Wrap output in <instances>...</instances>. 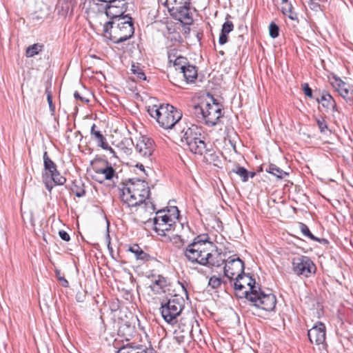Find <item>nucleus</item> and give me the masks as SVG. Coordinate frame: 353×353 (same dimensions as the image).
Returning a JSON list of instances; mask_svg holds the SVG:
<instances>
[{
  "mask_svg": "<svg viewBox=\"0 0 353 353\" xmlns=\"http://www.w3.org/2000/svg\"><path fill=\"white\" fill-rule=\"evenodd\" d=\"M236 295L245 298L250 305L267 312L274 310L276 304V296L272 293H265L255 279L248 274L243 273L238 278L235 277L233 283Z\"/></svg>",
  "mask_w": 353,
  "mask_h": 353,
  "instance_id": "1",
  "label": "nucleus"
},
{
  "mask_svg": "<svg viewBox=\"0 0 353 353\" xmlns=\"http://www.w3.org/2000/svg\"><path fill=\"white\" fill-rule=\"evenodd\" d=\"M183 136L181 142L194 154L203 156L204 161L208 164L218 166L220 163L219 156L212 148L208 147L205 137L202 135V129L196 125L191 124L183 128L181 130Z\"/></svg>",
  "mask_w": 353,
  "mask_h": 353,
  "instance_id": "2",
  "label": "nucleus"
},
{
  "mask_svg": "<svg viewBox=\"0 0 353 353\" xmlns=\"http://www.w3.org/2000/svg\"><path fill=\"white\" fill-rule=\"evenodd\" d=\"M120 198L128 207H135L149 199L150 194L148 183L139 179H130L121 190Z\"/></svg>",
  "mask_w": 353,
  "mask_h": 353,
  "instance_id": "3",
  "label": "nucleus"
},
{
  "mask_svg": "<svg viewBox=\"0 0 353 353\" xmlns=\"http://www.w3.org/2000/svg\"><path fill=\"white\" fill-rule=\"evenodd\" d=\"M134 23L129 14H125L119 21H108L103 26V37L114 43L128 40L134 35Z\"/></svg>",
  "mask_w": 353,
  "mask_h": 353,
  "instance_id": "4",
  "label": "nucleus"
},
{
  "mask_svg": "<svg viewBox=\"0 0 353 353\" xmlns=\"http://www.w3.org/2000/svg\"><path fill=\"white\" fill-rule=\"evenodd\" d=\"M149 114L166 130L176 129L182 118L181 112L170 104L154 105L148 108Z\"/></svg>",
  "mask_w": 353,
  "mask_h": 353,
  "instance_id": "5",
  "label": "nucleus"
},
{
  "mask_svg": "<svg viewBox=\"0 0 353 353\" xmlns=\"http://www.w3.org/2000/svg\"><path fill=\"white\" fill-rule=\"evenodd\" d=\"M193 113L198 119L203 120L207 125L214 126L223 116L222 105L208 94V99L194 106Z\"/></svg>",
  "mask_w": 353,
  "mask_h": 353,
  "instance_id": "6",
  "label": "nucleus"
},
{
  "mask_svg": "<svg viewBox=\"0 0 353 353\" xmlns=\"http://www.w3.org/2000/svg\"><path fill=\"white\" fill-rule=\"evenodd\" d=\"M212 242L210 241L208 234L196 236L193 241L183 249V254L186 259L193 263L199 264L205 263L203 261L205 256L209 254L212 248Z\"/></svg>",
  "mask_w": 353,
  "mask_h": 353,
  "instance_id": "7",
  "label": "nucleus"
},
{
  "mask_svg": "<svg viewBox=\"0 0 353 353\" xmlns=\"http://www.w3.org/2000/svg\"><path fill=\"white\" fill-rule=\"evenodd\" d=\"M183 308L181 298L174 296L165 303H161V313L167 323L174 325L177 322V317Z\"/></svg>",
  "mask_w": 353,
  "mask_h": 353,
  "instance_id": "8",
  "label": "nucleus"
},
{
  "mask_svg": "<svg viewBox=\"0 0 353 353\" xmlns=\"http://www.w3.org/2000/svg\"><path fill=\"white\" fill-rule=\"evenodd\" d=\"M292 269L293 272L299 276L310 277L315 274L316 267L314 262L307 256H298L294 257L292 261Z\"/></svg>",
  "mask_w": 353,
  "mask_h": 353,
  "instance_id": "9",
  "label": "nucleus"
},
{
  "mask_svg": "<svg viewBox=\"0 0 353 353\" xmlns=\"http://www.w3.org/2000/svg\"><path fill=\"white\" fill-rule=\"evenodd\" d=\"M132 143H134L132 141ZM136 152L143 158L146 162L152 161L153 153L155 150V143L153 139L147 136H140L135 139Z\"/></svg>",
  "mask_w": 353,
  "mask_h": 353,
  "instance_id": "10",
  "label": "nucleus"
},
{
  "mask_svg": "<svg viewBox=\"0 0 353 353\" xmlns=\"http://www.w3.org/2000/svg\"><path fill=\"white\" fill-rule=\"evenodd\" d=\"M223 268L224 274L230 280L234 281L244 273V263L239 257L232 256L225 259Z\"/></svg>",
  "mask_w": 353,
  "mask_h": 353,
  "instance_id": "11",
  "label": "nucleus"
},
{
  "mask_svg": "<svg viewBox=\"0 0 353 353\" xmlns=\"http://www.w3.org/2000/svg\"><path fill=\"white\" fill-rule=\"evenodd\" d=\"M127 8L125 3L121 1H114L107 3L105 13L110 19L109 21H119L121 19L124 18Z\"/></svg>",
  "mask_w": 353,
  "mask_h": 353,
  "instance_id": "12",
  "label": "nucleus"
},
{
  "mask_svg": "<svg viewBox=\"0 0 353 353\" xmlns=\"http://www.w3.org/2000/svg\"><path fill=\"white\" fill-rule=\"evenodd\" d=\"M208 252L209 254L205 256L203 259L205 263H202L201 265L219 268L225 263V254L223 253L221 249H218L214 243H212V248Z\"/></svg>",
  "mask_w": 353,
  "mask_h": 353,
  "instance_id": "13",
  "label": "nucleus"
},
{
  "mask_svg": "<svg viewBox=\"0 0 353 353\" xmlns=\"http://www.w3.org/2000/svg\"><path fill=\"white\" fill-rule=\"evenodd\" d=\"M307 336L311 343L323 344L326 339L325 325L321 322H318L308 330Z\"/></svg>",
  "mask_w": 353,
  "mask_h": 353,
  "instance_id": "14",
  "label": "nucleus"
},
{
  "mask_svg": "<svg viewBox=\"0 0 353 353\" xmlns=\"http://www.w3.org/2000/svg\"><path fill=\"white\" fill-rule=\"evenodd\" d=\"M334 81L332 83V86L336 91L345 99L347 103L353 105V91L350 90L347 83L339 77L334 76Z\"/></svg>",
  "mask_w": 353,
  "mask_h": 353,
  "instance_id": "15",
  "label": "nucleus"
},
{
  "mask_svg": "<svg viewBox=\"0 0 353 353\" xmlns=\"http://www.w3.org/2000/svg\"><path fill=\"white\" fill-rule=\"evenodd\" d=\"M148 287L154 294H160L165 292L168 285L167 279L160 274H152L148 276Z\"/></svg>",
  "mask_w": 353,
  "mask_h": 353,
  "instance_id": "16",
  "label": "nucleus"
},
{
  "mask_svg": "<svg viewBox=\"0 0 353 353\" xmlns=\"http://www.w3.org/2000/svg\"><path fill=\"white\" fill-rule=\"evenodd\" d=\"M316 101L321 103L324 108L325 111L339 112L336 103L332 96L327 92L323 90L321 94L315 97Z\"/></svg>",
  "mask_w": 353,
  "mask_h": 353,
  "instance_id": "17",
  "label": "nucleus"
},
{
  "mask_svg": "<svg viewBox=\"0 0 353 353\" xmlns=\"http://www.w3.org/2000/svg\"><path fill=\"white\" fill-rule=\"evenodd\" d=\"M172 16L176 20L184 24H190L192 22L189 8L187 6H180L172 12Z\"/></svg>",
  "mask_w": 353,
  "mask_h": 353,
  "instance_id": "18",
  "label": "nucleus"
},
{
  "mask_svg": "<svg viewBox=\"0 0 353 353\" xmlns=\"http://www.w3.org/2000/svg\"><path fill=\"white\" fill-rule=\"evenodd\" d=\"M99 162L102 163V167L97 165L93 167V171L96 174H102L105 176V179L111 180L115 175V170L107 160L100 159Z\"/></svg>",
  "mask_w": 353,
  "mask_h": 353,
  "instance_id": "19",
  "label": "nucleus"
},
{
  "mask_svg": "<svg viewBox=\"0 0 353 353\" xmlns=\"http://www.w3.org/2000/svg\"><path fill=\"white\" fill-rule=\"evenodd\" d=\"M170 211L173 212V216L170 214L160 215V214H161L162 212L161 210L158 211L157 212V216L155 218H154V220H155V221H159L165 224L172 225L173 224L175 223L174 219H178L179 217V211L178 208L175 206L172 207V209L169 210V212Z\"/></svg>",
  "mask_w": 353,
  "mask_h": 353,
  "instance_id": "20",
  "label": "nucleus"
},
{
  "mask_svg": "<svg viewBox=\"0 0 353 353\" xmlns=\"http://www.w3.org/2000/svg\"><path fill=\"white\" fill-rule=\"evenodd\" d=\"M128 251L134 254L137 260L147 262L155 259L154 257L145 252L137 244H134L130 246Z\"/></svg>",
  "mask_w": 353,
  "mask_h": 353,
  "instance_id": "21",
  "label": "nucleus"
},
{
  "mask_svg": "<svg viewBox=\"0 0 353 353\" xmlns=\"http://www.w3.org/2000/svg\"><path fill=\"white\" fill-rule=\"evenodd\" d=\"M187 83H193L197 78V69L195 65L188 64L185 68L180 72Z\"/></svg>",
  "mask_w": 353,
  "mask_h": 353,
  "instance_id": "22",
  "label": "nucleus"
},
{
  "mask_svg": "<svg viewBox=\"0 0 353 353\" xmlns=\"http://www.w3.org/2000/svg\"><path fill=\"white\" fill-rule=\"evenodd\" d=\"M234 29V24L232 21L226 20V21L222 25L221 32L219 39V43L220 45L225 44L228 41V34L232 32Z\"/></svg>",
  "mask_w": 353,
  "mask_h": 353,
  "instance_id": "23",
  "label": "nucleus"
},
{
  "mask_svg": "<svg viewBox=\"0 0 353 353\" xmlns=\"http://www.w3.org/2000/svg\"><path fill=\"white\" fill-rule=\"evenodd\" d=\"M97 128L96 124L93 123L90 129V135L92 139L97 141V146L104 148V146H106L107 140L102 132L100 130H97Z\"/></svg>",
  "mask_w": 353,
  "mask_h": 353,
  "instance_id": "24",
  "label": "nucleus"
},
{
  "mask_svg": "<svg viewBox=\"0 0 353 353\" xmlns=\"http://www.w3.org/2000/svg\"><path fill=\"white\" fill-rule=\"evenodd\" d=\"M234 173L239 176L241 179V181L243 182H247L249 179V178H253L255 176V172H249L247 169L245 168L236 165L235 168H234L231 171L230 173Z\"/></svg>",
  "mask_w": 353,
  "mask_h": 353,
  "instance_id": "25",
  "label": "nucleus"
},
{
  "mask_svg": "<svg viewBox=\"0 0 353 353\" xmlns=\"http://www.w3.org/2000/svg\"><path fill=\"white\" fill-rule=\"evenodd\" d=\"M70 190L77 197H82L85 194L84 184L81 179H74Z\"/></svg>",
  "mask_w": 353,
  "mask_h": 353,
  "instance_id": "26",
  "label": "nucleus"
},
{
  "mask_svg": "<svg viewBox=\"0 0 353 353\" xmlns=\"http://www.w3.org/2000/svg\"><path fill=\"white\" fill-rule=\"evenodd\" d=\"M265 171L279 179H283L289 174L288 172H285L273 163H270L266 168Z\"/></svg>",
  "mask_w": 353,
  "mask_h": 353,
  "instance_id": "27",
  "label": "nucleus"
},
{
  "mask_svg": "<svg viewBox=\"0 0 353 353\" xmlns=\"http://www.w3.org/2000/svg\"><path fill=\"white\" fill-rule=\"evenodd\" d=\"M43 166L46 171H47V174H50L54 172H55L57 168V165L54 161H52L50 158L48 157V152L46 151L43 153Z\"/></svg>",
  "mask_w": 353,
  "mask_h": 353,
  "instance_id": "28",
  "label": "nucleus"
},
{
  "mask_svg": "<svg viewBox=\"0 0 353 353\" xmlns=\"http://www.w3.org/2000/svg\"><path fill=\"white\" fill-rule=\"evenodd\" d=\"M191 321H193L192 320ZM195 323V325L192 324V322L189 323V327L191 326V329L190 330V334L192 337V339L194 341H201L202 340V333L201 330L199 327V325L197 321H194Z\"/></svg>",
  "mask_w": 353,
  "mask_h": 353,
  "instance_id": "29",
  "label": "nucleus"
},
{
  "mask_svg": "<svg viewBox=\"0 0 353 353\" xmlns=\"http://www.w3.org/2000/svg\"><path fill=\"white\" fill-rule=\"evenodd\" d=\"M154 230L160 236H165V232L171 230L172 226L153 219Z\"/></svg>",
  "mask_w": 353,
  "mask_h": 353,
  "instance_id": "30",
  "label": "nucleus"
},
{
  "mask_svg": "<svg viewBox=\"0 0 353 353\" xmlns=\"http://www.w3.org/2000/svg\"><path fill=\"white\" fill-rule=\"evenodd\" d=\"M43 48V46L42 44L34 43L27 48L26 50V55L27 57H32L41 52Z\"/></svg>",
  "mask_w": 353,
  "mask_h": 353,
  "instance_id": "31",
  "label": "nucleus"
},
{
  "mask_svg": "<svg viewBox=\"0 0 353 353\" xmlns=\"http://www.w3.org/2000/svg\"><path fill=\"white\" fill-rule=\"evenodd\" d=\"M190 63L188 62L187 58L179 56L173 61V65L175 68V70L177 71L181 72L183 68H185Z\"/></svg>",
  "mask_w": 353,
  "mask_h": 353,
  "instance_id": "32",
  "label": "nucleus"
},
{
  "mask_svg": "<svg viewBox=\"0 0 353 353\" xmlns=\"http://www.w3.org/2000/svg\"><path fill=\"white\" fill-rule=\"evenodd\" d=\"M49 175L50 176V178L54 182V185H63L66 181V179L61 176L57 170Z\"/></svg>",
  "mask_w": 353,
  "mask_h": 353,
  "instance_id": "33",
  "label": "nucleus"
},
{
  "mask_svg": "<svg viewBox=\"0 0 353 353\" xmlns=\"http://www.w3.org/2000/svg\"><path fill=\"white\" fill-rule=\"evenodd\" d=\"M170 241L172 245L177 249H181L183 248L187 241L182 238L181 235H174L171 239Z\"/></svg>",
  "mask_w": 353,
  "mask_h": 353,
  "instance_id": "34",
  "label": "nucleus"
},
{
  "mask_svg": "<svg viewBox=\"0 0 353 353\" xmlns=\"http://www.w3.org/2000/svg\"><path fill=\"white\" fill-rule=\"evenodd\" d=\"M132 73L137 75V79L140 80H145L146 76L143 72V70L139 66L135 64H132L131 67Z\"/></svg>",
  "mask_w": 353,
  "mask_h": 353,
  "instance_id": "35",
  "label": "nucleus"
},
{
  "mask_svg": "<svg viewBox=\"0 0 353 353\" xmlns=\"http://www.w3.org/2000/svg\"><path fill=\"white\" fill-rule=\"evenodd\" d=\"M299 228L303 234L312 240H316V237L314 236L310 232L309 228L303 223H299Z\"/></svg>",
  "mask_w": 353,
  "mask_h": 353,
  "instance_id": "36",
  "label": "nucleus"
},
{
  "mask_svg": "<svg viewBox=\"0 0 353 353\" xmlns=\"http://www.w3.org/2000/svg\"><path fill=\"white\" fill-rule=\"evenodd\" d=\"M221 283L222 281L221 278L212 276L209 279L208 286L211 287L212 289H217L221 286Z\"/></svg>",
  "mask_w": 353,
  "mask_h": 353,
  "instance_id": "37",
  "label": "nucleus"
},
{
  "mask_svg": "<svg viewBox=\"0 0 353 353\" xmlns=\"http://www.w3.org/2000/svg\"><path fill=\"white\" fill-rule=\"evenodd\" d=\"M46 94L47 96V100H48V103L49 105V108H50L52 114H53L55 111V106L52 103V92H51L50 86L46 87Z\"/></svg>",
  "mask_w": 353,
  "mask_h": 353,
  "instance_id": "38",
  "label": "nucleus"
},
{
  "mask_svg": "<svg viewBox=\"0 0 353 353\" xmlns=\"http://www.w3.org/2000/svg\"><path fill=\"white\" fill-rule=\"evenodd\" d=\"M269 34L273 39L278 37L279 34V28L274 22H271L269 26Z\"/></svg>",
  "mask_w": 353,
  "mask_h": 353,
  "instance_id": "39",
  "label": "nucleus"
},
{
  "mask_svg": "<svg viewBox=\"0 0 353 353\" xmlns=\"http://www.w3.org/2000/svg\"><path fill=\"white\" fill-rule=\"evenodd\" d=\"M117 353H153V350L141 347L126 352L125 349H121L119 350Z\"/></svg>",
  "mask_w": 353,
  "mask_h": 353,
  "instance_id": "40",
  "label": "nucleus"
},
{
  "mask_svg": "<svg viewBox=\"0 0 353 353\" xmlns=\"http://www.w3.org/2000/svg\"><path fill=\"white\" fill-rule=\"evenodd\" d=\"M318 127L321 133H324L327 130V125L325 119L322 117L318 118L316 120Z\"/></svg>",
  "mask_w": 353,
  "mask_h": 353,
  "instance_id": "41",
  "label": "nucleus"
},
{
  "mask_svg": "<svg viewBox=\"0 0 353 353\" xmlns=\"http://www.w3.org/2000/svg\"><path fill=\"white\" fill-rule=\"evenodd\" d=\"M307 4L309 8L313 11L319 12L321 10V5L315 0H309Z\"/></svg>",
  "mask_w": 353,
  "mask_h": 353,
  "instance_id": "42",
  "label": "nucleus"
},
{
  "mask_svg": "<svg viewBox=\"0 0 353 353\" xmlns=\"http://www.w3.org/2000/svg\"><path fill=\"white\" fill-rule=\"evenodd\" d=\"M55 274L56 276L58 279V280L61 282V284L62 286L65 288L69 287V283L68 281L64 278V276H62L61 275V272L59 270H55Z\"/></svg>",
  "mask_w": 353,
  "mask_h": 353,
  "instance_id": "43",
  "label": "nucleus"
},
{
  "mask_svg": "<svg viewBox=\"0 0 353 353\" xmlns=\"http://www.w3.org/2000/svg\"><path fill=\"white\" fill-rule=\"evenodd\" d=\"M303 86V90L304 92V94L309 98L313 99L314 96L312 94V90L310 88L308 83H305L302 85Z\"/></svg>",
  "mask_w": 353,
  "mask_h": 353,
  "instance_id": "44",
  "label": "nucleus"
},
{
  "mask_svg": "<svg viewBox=\"0 0 353 353\" xmlns=\"http://www.w3.org/2000/svg\"><path fill=\"white\" fill-rule=\"evenodd\" d=\"M292 9H293V7L291 3H287L281 6V10L283 14H288V12H290Z\"/></svg>",
  "mask_w": 353,
  "mask_h": 353,
  "instance_id": "45",
  "label": "nucleus"
},
{
  "mask_svg": "<svg viewBox=\"0 0 353 353\" xmlns=\"http://www.w3.org/2000/svg\"><path fill=\"white\" fill-rule=\"evenodd\" d=\"M74 97L77 100H80L83 103H88L90 101V99L85 97L84 95H81L78 91H75L74 93Z\"/></svg>",
  "mask_w": 353,
  "mask_h": 353,
  "instance_id": "46",
  "label": "nucleus"
},
{
  "mask_svg": "<svg viewBox=\"0 0 353 353\" xmlns=\"http://www.w3.org/2000/svg\"><path fill=\"white\" fill-rule=\"evenodd\" d=\"M143 203H144L145 205V207L146 208V210L148 211L150 213H153L155 210H156V208H155V205L152 202V201H145L143 202Z\"/></svg>",
  "mask_w": 353,
  "mask_h": 353,
  "instance_id": "47",
  "label": "nucleus"
},
{
  "mask_svg": "<svg viewBox=\"0 0 353 353\" xmlns=\"http://www.w3.org/2000/svg\"><path fill=\"white\" fill-rule=\"evenodd\" d=\"M59 234L60 238L65 241H69L70 239V235L68 234V233L64 230L59 231Z\"/></svg>",
  "mask_w": 353,
  "mask_h": 353,
  "instance_id": "48",
  "label": "nucleus"
},
{
  "mask_svg": "<svg viewBox=\"0 0 353 353\" xmlns=\"http://www.w3.org/2000/svg\"><path fill=\"white\" fill-rule=\"evenodd\" d=\"M285 15L288 16L292 20H297V14L294 12L293 9L291 10L290 12H288V14Z\"/></svg>",
  "mask_w": 353,
  "mask_h": 353,
  "instance_id": "49",
  "label": "nucleus"
},
{
  "mask_svg": "<svg viewBox=\"0 0 353 353\" xmlns=\"http://www.w3.org/2000/svg\"><path fill=\"white\" fill-rule=\"evenodd\" d=\"M102 148L103 150L109 151L110 154H112L114 157H115V152H114V149L109 145L108 142L106 143V146L105 147L104 146V148Z\"/></svg>",
  "mask_w": 353,
  "mask_h": 353,
  "instance_id": "50",
  "label": "nucleus"
},
{
  "mask_svg": "<svg viewBox=\"0 0 353 353\" xmlns=\"http://www.w3.org/2000/svg\"><path fill=\"white\" fill-rule=\"evenodd\" d=\"M174 339L179 344H180L184 341V336L183 335L175 336Z\"/></svg>",
  "mask_w": 353,
  "mask_h": 353,
  "instance_id": "51",
  "label": "nucleus"
},
{
  "mask_svg": "<svg viewBox=\"0 0 353 353\" xmlns=\"http://www.w3.org/2000/svg\"><path fill=\"white\" fill-rule=\"evenodd\" d=\"M314 241H318V242H319V243H323V244H327V243H328L327 240V239H319V238L316 237V240H314Z\"/></svg>",
  "mask_w": 353,
  "mask_h": 353,
  "instance_id": "52",
  "label": "nucleus"
},
{
  "mask_svg": "<svg viewBox=\"0 0 353 353\" xmlns=\"http://www.w3.org/2000/svg\"><path fill=\"white\" fill-rule=\"evenodd\" d=\"M107 240H108V248L110 251L112 252V248L110 246V237L108 234H107Z\"/></svg>",
  "mask_w": 353,
  "mask_h": 353,
  "instance_id": "53",
  "label": "nucleus"
},
{
  "mask_svg": "<svg viewBox=\"0 0 353 353\" xmlns=\"http://www.w3.org/2000/svg\"><path fill=\"white\" fill-rule=\"evenodd\" d=\"M136 167H137V168H139V170H140L141 171H142L143 172H144V173L145 172V168H144V165H143V164H141V163H137V164L136 165Z\"/></svg>",
  "mask_w": 353,
  "mask_h": 353,
  "instance_id": "54",
  "label": "nucleus"
},
{
  "mask_svg": "<svg viewBox=\"0 0 353 353\" xmlns=\"http://www.w3.org/2000/svg\"><path fill=\"white\" fill-rule=\"evenodd\" d=\"M45 184H46V188L50 192L53 188L52 185H50L48 181H45Z\"/></svg>",
  "mask_w": 353,
  "mask_h": 353,
  "instance_id": "55",
  "label": "nucleus"
},
{
  "mask_svg": "<svg viewBox=\"0 0 353 353\" xmlns=\"http://www.w3.org/2000/svg\"><path fill=\"white\" fill-rule=\"evenodd\" d=\"M168 59H169L170 62L172 61V54L170 52H169V54H168Z\"/></svg>",
  "mask_w": 353,
  "mask_h": 353,
  "instance_id": "56",
  "label": "nucleus"
},
{
  "mask_svg": "<svg viewBox=\"0 0 353 353\" xmlns=\"http://www.w3.org/2000/svg\"><path fill=\"white\" fill-rule=\"evenodd\" d=\"M287 3H290L288 0H282V5L285 4Z\"/></svg>",
  "mask_w": 353,
  "mask_h": 353,
  "instance_id": "57",
  "label": "nucleus"
},
{
  "mask_svg": "<svg viewBox=\"0 0 353 353\" xmlns=\"http://www.w3.org/2000/svg\"><path fill=\"white\" fill-rule=\"evenodd\" d=\"M182 287H183V289L185 291V294H187L188 292H187V290H186L185 288L184 287V285H182Z\"/></svg>",
  "mask_w": 353,
  "mask_h": 353,
  "instance_id": "58",
  "label": "nucleus"
},
{
  "mask_svg": "<svg viewBox=\"0 0 353 353\" xmlns=\"http://www.w3.org/2000/svg\"><path fill=\"white\" fill-rule=\"evenodd\" d=\"M68 1L72 3V2H76V0H67Z\"/></svg>",
  "mask_w": 353,
  "mask_h": 353,
  "instance_id": "59",
  "label": "nucleus"
},
{
  "mask_svg": "<svg viewBox=\"0 0 353 353\" xmlns=\"http://www.w3.org/2000/svg\"><path fill=\"white\" fill-rule=\"evenodd\" d=\"M228 18H230V14H227L226 19H228Z\"/></svg>",
  "mask_w": 353,
  "mask_h": 353,
  "instance_id": "60",
  "label": "nucleus"
}]
</instances>
